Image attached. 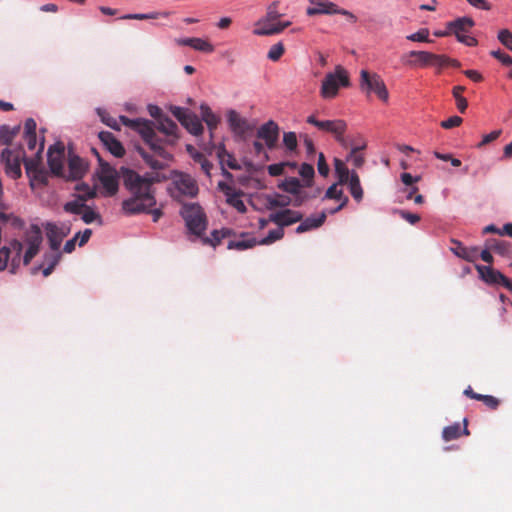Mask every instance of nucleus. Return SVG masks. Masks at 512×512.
I'll use <instances>...</instances> for the list:
<instances>
[{
  "label": "nucleus",
  "mask_w": 512,
  "mask_h": 512,
  "mask_svg": "<svg viewBox=\"0 0 512 512\" xmlns=\"http://www.w3.org/2000/svg\"><path fill=\"white\" fill-rule=\"evenodd\" d=\"M177 43L181 46H189L197 51L212 53L214 51L213 45L201 38H184L178 39Z\"/></svg>",
  "instance_id": "25"
},
{
  "label": "nucleus",
  "mask_w": 512,
  "mask_h": 512,
  "mask_svg": "<svg viewBox=\"0 0 512 512\" xmlns=\"http://www.w3.org/2000/svg\"><path fill=\"white\" fill-rule=\"evenodd\" d=\"M285 164L278 163V164H272L268 166V173L271 176H280L284 172Z\"/></svg>",
  "instance_id": "63"
},
{
  "label": "nucleus",
  "mask_w": 512,
  "mask_h": 512,
  "mask_svg": "<svg viewBox=\"0 0 512 512\" xmlns=\"http://www.w3.org/2000/svg\"><path fill=\"white\" fill-rule=\"evenodd\" d=\"M227 121L231 131L240 138H245L255 127L253 124L249 123L246 118L241 117L235 110L228 111Z\"/></svg>",
  "instance_id": "12"
},
{
  "label": "nucleus",
  "mask_w": 512,
  "mask_h": 512,
  "mask_svg": "<svg viewBox=\"0 0 512 512\" xmlns=\"http://www.w3.org/2000/svg\"><path fill=\"white\" fill-rule=\"evenodd\" d=\"M283 144L289 151H294L297 148V136L295 132H285L283 134Z\"/></svg>",
  "instance_id": "48"
},
{
  "label": "nucleus",
  "mask_w": 512,
  "mask_h": 512,
  "mask_svg": "<svg viewBox=\"0 0 512 512\" xmlns=\"http://www.w3.org/2000/svg\"><path fill=\"white\" fill-rule=\"evenodd\" d=\"M46 235L51 250L59 251L62 240L65 237V233H63L55 224L49 223L46 226Z\"/></svg>",
  "instance_id": "26"
},
{
  "label": "nucleus",
  "mask_w": 512,
  "mask_h": 512,
  "mask_svg": "<svg viewBox=\"0 0 512 512\" xmlns=\"http://www.w3.org/2000/svg\"><path fill=\"white\" fill-rule=\"evenodd\" d=\"M291 200L288 196L276 194L273 196H267L266 206L268 209H274L278 207H286L290 204Z\"/></svg>",
  "instance_id": "40"
},
{
  "label": "nucleus",
  "mask_w": 512,
  "mask_h": 512,
  "mask_svg": "<svg viewBox=\"0 0 512 512\" xmlns=\"http://www.w3.org/2000/svg\"><path fill=\"white\" fill-rule=\"evenodd\" d=\"M279 130L278 124L273 120H269L260 126L256 135L257 138L265 142V145L269 150H273L277 146Z\"/></svg>",
  "instance_id": "14"
},
{
  "label": "nucleus",
  "mask_w": 512,
  "mask_h": 512,
  "mask_svg": "<svg viewBox=\"0 0 512 512\" xmlns=\"http://www.w3.org/2000/svg\"><path fill=\"white\" fill-rule=\"evenodd\" d=\"M60 259H61V253L59 251L51 250V252L45 253V255H44V263L53 268H55L57 266Z\"/></svg>",
  "instance_id": "51"
},
{
  "label": "nucleus",
  "mask_w": 512,
  "mask_h": 512,
  "mask_svg": "<svg viewBox=\"0 0 512 512\" xmlns=\"http://www.w3.org/2000/svg\"><path fill=\"white\" fill-rule=\"evenodd\" d=\"M233 234V231L229 228H223L221 230H214L211 233V237H204L202 235L201 241L204 245H210L212 247L218 246L222 239L229 237Z\"/></svg>",
  "instance_id": "31"
},
{
  "label": "nucleus",
  "mask_w": 512,
  "mask_h": 512,
  "mask_svg": "<svg viewBox=\"0 0 512 512\" xmlns=\"http://www.w3.org/2000/svg\"><path fill=\"white\" fill-rule=\"evenodd\" d=\"M173 116L184 126L189 133L199 136L203 133V125L199 117L190 110L178 106L171 107Z\"/></svg>",
  "instance_id": "8"
},
{
  "label": "nucleus",
  "mask_w": 512,
  "mask_h": 512,
  "mask_svg": "<svg viewBox=\"0 0 512 512\" xmlns=\"http://www.w3.org/2000/svg\"><path fill=\"white\" fill-rule=\"evenodd\" d=\"M258 241L255 237L242 233L239 239L231 240L228 242L227 248L229 250L235 249L243 251L255 247Z\"/></svg>",
  "instance_id": "27"
},
{
  "label": "nucleus",
  "mask_w": 512,
  "mask_h": 512,
  "mask_svg": "<svg viewBox=\"0 0 512 512\" xmlns=\"http://www.w3.org/2000/svg\"><path fill=\"white\" fill-rule=\"evenodd\" d=\"M42 236L40 230L36 228L35 234L28 241V248L23 256L24 265H28L31 260L38 254Z\"/></svg>",
  "instance_id": "23"
},
{
  "label": "nucleus",
  "mask_w": 512,
  "mask_h": 512,
  "mask_svg": "<svg viewBox=\"0 0 512 512\" xmlns=\"http://www.w3.org/2000/svg\"><path fill=\"white\" fill-rule=\"evenodd\" d=\"M300 176L304 179V186L310 187L315 174L314 167L311 164L303 163L299 169Z\"/></svg>",
  "instance_id": "41"
},
{
  "label": "nucleus",
  "mask_w": 512,
  "mask_h": 512,
  "mask_svg": "<svg viewBox=\"0 0 512 512\" xmlns=\"http://www.w3.org/2000/svg\"><path fill=\"white\" fill-rule=\"evenodd\" d=\"M501 130H495L491 133L484 135L482 141L478 144V147H482L484 145L489 144L490 142L496 140L501 135Z\"/></svg>",
  "instance_id": "60"
},
{
  "label": "nucleus",
  "mask_w": 512,
  "mask_h": 512,
  "mask_svg": "<svg viewBox=\"0 0 512 512\" xmlns=\"http://www.w3.org/2000/svg\"><path fill=\"white\" fill-rule=\"evenodd\" d=\"M43 148H44V143L42 142L40 144L39 150L36 153L35 158H24L23 157L25 170H26V173L28 176H31L34 172H36L37 170H39L42 167L40 154L42 153Z\"/></svg>",
  "instance_id": "35"
},
{
  "label": "nucleus",
  "mask_w": 512,
  "mask_h": 512,
  "mask_svg": "<svg viewBox=\"0 0 512 512\" xmlns=\"http://www.w3.org/2000/svg\"><path fill=\"white\" fill-rule=\"evenodd\" d=\"M476 270L479 273V277L485 283L489 285H501V281L504 279V274L500 271L495 270L491 266L475 265Z\"/></svg>",
  "instance_id": "20"
},
{
  "label": "nucleus",
  "mask_w": 512,
  "mask_h": 512,
  "mask_svg": "<svg viewBox=\"0 0 512 512\" xmlns=\"http://www.w3.org/2000/svg\"><path fill=\"white\" fill-rule=\"evenodd\" d=\"M97 114L99 115L101 121L107 125L108 127L114 129V130H120V126L118 124V121L112 117L106 110L98 108Z\"/></svg>",
  "instance_id": "46"
},
{
  "label": "nucleus",
  "mask_w": 512,
  "mask_h": 512,
  "mask_svg": "<svg viewBox=\"0 0 512 512\" xmlns=\"http://www.w3.org/2000/svg\"><path fill=\"white\" fill-rule=\"evenodd\" d=\"M180 215L184 219L188 231L197 237H202L208 225L203 208L198 203H185L182 205Z\"/></svg>",
  "instance_id": "3"
},
{
  "label": "nucleus",
  "mask_w": 512,
  "mask_h": 512,
  "mask_svg": "<svg viewBox=\"0 0 512 512\" xmlns=\"http://www.w3.org/2000/svg\"><path fill=\"white\" fill-rule=\"evenodd\" d=\"M491 56L498 59L503 65L505 66H511L512 65V57L502 52L501 50H494L490 52Z\"/></svg>",
  "instance_id": "53"
},
{
  "label": "nucleus",
  "mask_w": 512,
  "mask_h": 512,
  "mask_svg": "<svg viewBox=\"0 0 512 512\" xmlns=\"http://www.w3.org/2000/svg\"><path fill=\"white\" fill-rule=\"evenodd\" d=\"M36 122L33 118H28L25 121L24 129L25 134L24 135H36Z\"/></svg>",
  "instance_id": "64"
},
{
  "label": "nucleus",
  "mask_w": 512,
  "mask_h": 512,
  "mask_svg": "<svg viewBox=\"0 0 512 512\" xmlns=\"http://www.w3.org/2000/svg\"><path fill=\"white\" fill-rule=\"evenodd\" d=\"M461 433V425L459 423H455L443 429L442 437L445 441H451L459 438Z\"/></svg>",
  "instance_id": "43"
},
{
  "label": "nucleus",
  "mask_w": 512,
  "mask_h": 512,
  "mask_svg": "<svg viewBox=\"0 0 512 512\" xmlns=\"http://www.w3.org/2000/svg\"><path fill=\"white\" fill-rule=\"evenodd\" d=\"M399 215L402 219L406 220L410 224L414 225L420 221V216L418 214H414L411 212H408L406 210H399Z\"/></svg>",
  "instance_id": "58"
},
{
  "label": "nucleus",
  "mask_w": 512,
  "mask_h": 512,
  "mask_svg": "<svg viewBox=\"0 0 512 512\" xmlns=\"http://www.w3.org/2000/svg\"><path fill=\"white\" fill-rule=\"evenodd\" d=\"M463 122V119L459 116H452L444 121L441 122V127L444 129H451L454 127H458Z\"/></svg>",
  "instance_id": "55"
},
{
  "label": "nucleus",
  "mask_w": 512,
  "mask_h": 512,
  "mask_svg": "<svg viewBox=\"0 0 512 512\" xmlns=\"http://www.w3.org/2000/svg\"><path fill=\"white\" fill-rule=\"evenodd\" d=\"M29 177L31 178V184L33 181H36L41 185H46L48 183V173L43 167H41Z\"/></svg>",
  "instance_id": "52"
},
{
  "label": "nucleus",
  "mask_w": 512,
  "mask_h": 512,
  "mask_svg": "<svg viewBox=\"0 0 512 512\" xmlns=\"http://www.w3.org/2000/svg\"><path fill=\"white\" fill-rule=\"evenodd\" d=\"M100 216L98 213H96L94 210H92L90 207L86 205L83 212L81 213V218L86 224H90L96 219H98Z\"/></svg>",
  "instance_id": "54"
},
{
  "label": "nucleus",
  "mask_w": 512,
  "mask_h": 512,
  "mask_svg": "<svg viewBox=\"0 0 512 512\" xmlns=\"http://www.w3.org/2000/svg\"><path fill=\"white\" fill-rule=\"evenodd\" d=\"M349 188V192L353 199L360 203L364 196V191L360 183V178L358 174L355 171L351 172L350 179L348 180V183H346Z\"/></svg>",
  "instance_id": "30"
},
{
  "label": "nucleus",
  "mask_w": 512,
  "mask_h": 512,
  "mask_svg": "<svg viewBox=\"0 0 512 512\" xmlns=\"http://www.w3.org/2000/svg\"><path fill=\"white\" fill-rule=\"evenodd\" d=\"M18 131L17 129H11L7 125H2L0 127V144L1 145H9L13 141Z\"/></svg>",
  "instance_id": "44"
},
{
  "label": "nucleus",
  "mask_w": 512,
  "mask_h": 512,
  "mask_svg": "<svg viewBox=\"0 0 512 512\" xmlns=\"http://www.w3.org/2000/svg\"><path fill=\"white\" fill-rule=\"evenodd\" d=\"M98 158L100 169L99 180L107 195L113 196L119 187V178L123 185L131 193V197L124 200L122 208L126 214L133 215L146 211L148 207L155 205L156 200L152 192V185L160 181L158 173H148L141 176L135 171L122 167L118 172L115 168L103 161L98 152L94 150Z\"/></svg>",
  "instance_id": "1"
},
{
  "label": "nucleus",
  "mask_w": 512,
  "mask_h": 512,
  "mask_svg": "<svg viewBox=\"0 0 512 512\" xmlns=\"http://www.w3.org/2000/svg\"><path fill=\"white\" fill-rule=\"evenodd\" d=\"M361 87L366 88L368 92H374L383 102L389 99V93L383 79L376 73H369L366 70L361 71Z\"/></svg>",
  "instance_id": "9"
},
{
  "label": "nucleus",
  "mask_w": 512,
  "mask_h": 512,
  "mask_svg": "<svg viewBox=\"0 0 512 512\" xmlns=\"http://www.w3.org/2000/svg\"><path fill=\"white\" fill-rule=\"evenodd\" d=\"M338 12H339V7L335 3L330 2V1L318 2L316 5H314L313 7H308L306 10L307 15H309V16H314V15H319V14L332 15V14H338Z\"/></svg>",
  "instance_id": "28"
},
{
  "label": "nucleus",
  "mask_w": 512,
  "mask_h": 512,
  "mask_svg": "<svg viewBox=\"0 0 512 512\" xmlns=\"http://www.w3.org/2000/svg\"><path fill=\"white\" fill-rule=\"evenodd\" d=\"M453 246L450 250L459 258L468 261L475 262L479 257V249L477 247H465L462 242L451 239Z\"/></svg>",
  "instance_id": "19"
},
{
  "label": "nucleus",
  "mask_w": 512,
  "mask_h": 512,
  "mask_svg": "<svg viewBox=\"0 0 512 512\" xmlns=\"http://www.w3.org/2000/svg\"><path fill=\"white\" fill-rule=\"evenodd\" d=\"M303 219V214L296 210L284 209L269 215V221L280 226H290Z\"/></svg>",
  "instance_id": "15"
},
{
  "label": "nucleus",
  "mask_w": 512,
  "mask_h": 512,
  "mask_svg": "<svg viewBox=\"0 0 512 512\" xmlns=\"http://www.w3.org/2000/svg\"><path fill=\"white\" fill-rule=\"evenodd\" d=\"M217 155L222 166L226 165L233 170L241 169L240 164L237 162L234 156L228 153L223 146L218 149Z\"/></svg>",
  "instance_id": "38"
},
{
  "label": "nucleus",
  "mask_w": 512,
  "mask_h": 512,
  "mask_svg": "<svg viewBox=\"0 0 512 512\" xmlns=\"http://www.w3.org/2000/svg\"><path fill=\"white\" fill-rule=\"evenodd\" d=\"M302 187H305L304 184H302L300 180L295 177L286 178L282 184L279 185L280 189L297 197L294 204L295 206L300 205L308 198V196L302 192Z\"/></svg>",
  "instance_id": "17"
},
{
  "label": "nucleus",
  "mask_w": 512,
  "mask_h": 512,
  "mask_svg": "<svg viewBox=\"0 0 512 512\" xmlns=\"http://www.w3.org/2000/svg\"><path fill=\"white\" fill-rule=\"evenodd\" d=\"M342 197L343 190L338 189L337 184H333L327 189L324 198L340 200Z\"/></svg>",
  "instance_id": "56"
},
{
  "label": "nucleus",
  "mask_w": 512,
  "mask_h": 512,
  "mask_svg": "<svg viewBox=\"0 0 512 512\" xmlns=\"http://www.w3.org/2000/svg\"><path fill=\"white\" fill-rule=\"evenodd\" d=\"M326 212H322L319 216H309L304 220H301L300 225L296 228V233L301 234L312 229L319 228L326 220Z\"/></svg>",
  "instance_id": "24"
},
{
  "label": "nucleus",
  "mask_w": 512,
  "mask_h": 512,
  "mask_svg": "<svg viewBox=\"0 0 512 512\" xmlns=\"http://www.w3.org/2000/svg\"><path fill=\"white\" fill-rule=\"evenodd\" d=\"M23 244L19 240H12L8 246L0 248V271L9 267L10 273H16L21 263Z\"/></svg>",
  "instance_id": "5"
},
{
  "label": "nucleus",
  "mask_w": 512,
  "mask_h": 512,
  "mask_svg": "<svg viewBox=\"0 0 512 512\" xmlns=\"http://www.w3.org/2000/svg\"><path fill=\"white\" fill-rule=\"evenodd\" d=\"M172 184L174 187L172 191V196L174 198H179L182 196L194 198L199 193L197 181L187 173H176L173 178Z\"/></svg>",
  "instance_id": "7"
},
{
  "label": "nucleus",
  "mask_w": 512,
  "mask_h": 512,
  "mask_svg": "<svg viewBox=\"0 0 512 512\" xmlns=\"http://www.w3.org/2000/svg\"><path fill=\"white\" fill-rule=\"evenodd\" d=\"M170 15L169 12H152V13H137V14H127L121 17V19H134V20H148V19H157L159 17H168Z\"/></svg>",
  "instance_id": "42"
},
{
  "label": "nucleus",
  "mask_w": 512,
  "mask_h": 512,
  "mask_svg": "<svg viewBox=\"0 0 512 512\" xmlns=\"http://www.w3.org/2000/svg\"><path fill=\"white\" fill-rule=\"evenodd\" d=\"M409 57H414L415 60H410L407 62L410 66H420L426 67L430 66V62L432 59H437L434 53L427 51H411L408 54Z\"/></svg>",
  "instance_id": "29"
},
{
  "label": "nucleus",
  "mask_w": 512,
  "mask_h": 512,
  "mask_svg": "<svg viewBox=\"0 0 512 512\" xmlns=\"http://www.w3.org/2000/svg\"><path fill=\"white\" fill-rule=\"evenodd\" d=\"M466 90L464 86H454L452 89V95L455 98L457 109L460 113H465L468 102L465 97L462 96V93Z\"/></svg>",
  "instance_id": "39"
},
{
  "label": "nucleus",
  "mask_w": 512,
  "mask_h": 512,
  "mask_svg": "<svg viewBox=\"0 0 512 512\" xmlns=\"http://www.w3.org/2000/svg\"><path fill=\"white\" fill-rule=\"evenodd\" d=\"M200 113H201L202 120L208 126V128L210 130V135L212 136L213 131L217 128V126L220 122V118L217 115H215L212 112V110L210 109V107L206 104H202L200 106Z\"/></svg>",
  "instance_id": "32"
},
{
  "label": "nucleus",
  "mask_w": 512,
  "mask_h": 512,
  "mask_svg": "<svg viewBox=\"0 0 512 512\" xmlns=\"http://www.w3.org/2000/svg\"><path fill=\"white\" fill-rule=\"evenodd\" d=\"M347 131V123L342 119L327 120L325 131L334 136L335 140L343 147H347L344 134Z\"/></svg>",
  "instance_id": "18"
},
{
  "label": "nucleus",
  "mask_w": 512,
  "mask_h": 512,
  "mask_svg": "<svg viewBox=\"0 0 512 512\" xmlns=\"http://www.w3.org/2000/svg\"><path fill=\"white\" fill-rule=\"evenodd\" d=\"M280 17L279 12L277 11V2L272 3L267 10L266 20L268 22H273Z\"/></svg>",
  "instance_id": "59"
},
{
  "label": "nucleus",
  "mask_w": 512,
  "mask_h": 512,
  "mask_svg": "<svg viewBox=\"0 0 512 512\" xmlns=\"http://www.w3.org/2000/svg\"><path fill=\"white\" fill-rule=\"evenodd\" d=\"M318 172L320 175L326 177L329 173V166L326 163V159L324 154L321 152L318 155V163H317Z\"/></svg>",
  "instance_id": "57"
},
{
  "label": "nucleus",
  "mask_w": 512,
  "mask_h": 512,
  "mask_svg": "<svg viewBox=\"0 0 512 512\" xmlns=\"http://www.w3.org/2000/svg\"><path fill=\"white\" fill-rule=\"evenodd\" d=\"M349 77L342 66H337L334 73H328L322 81L321 96L325 99L334 98L340 86H348Z\"/></svg>",
  "instance_id": "4"
},
{
  "label": "nucleus",
  "mask_w": 512,
  "mask_h": 512,
  "mask_svg": "<svg viewBox=\"0 0 512 512\" xmlns=\"http://www.w3.org/2000/svg\"><path fill=\"white\" fill-rule=\"evenodd\" d=\"M306 122L315 126L320 131H325L327 120H318L315 115H310L307 117Z\"/></svg>",
  "instance_id": "61"
},
{
  "label": "nucleus",
  "mask_w": 512,
  "mask_h": 512,
  "mask_svg": "<svg viewBox=\"0 0 512 512\" xmlns=\"http://www.w3.org/2000/svg\"><path fill=\"white\" fill-rule=\"evenodd\" d=\"M95 195L96 192L94 190L88 189L86 194L79 195L76 200L65 203L63 207L64 211L75 215H81L84 208L86 207L85 201L94 198Z\"/></svg>",
  "instance_id": "21"
},
{
  "label": "nucleus",
  "mask_w": 512,
  "mask_h": 512,
  "mask_svg": "<svg viewBox=\"0 0 512 512\" xmlns=\"http://www.w3.org/2000/svg\"><path fill=\"white\" fill-rule=\"evenodd\" d=\"M64 154L65 148L62 143H57L51 146L47 153L48 166L51 173L55 176H64Z\"/></svg>",
  "instance_id": "11"
},
{
  "label": "nucleus",
  "mask_w": 512,
  "mask_h": 512,
  "mask_svg": "<svg viewBox=\"0 0 512 512\" xmlns=\"http://www.w3.org/2000/svg\"><path fill=\"white\" fill-rule=\"evenodd\" d=\"M218 189L225 195L228 205L235 208L239 213L246 212L247 209L242 200V196L244 195L243 191L235 189L223 181L218 183Z\"/></svg>",
  "instance_id": "13"
},
{
  "label": "nucleus",
  "mask_w": 512,
  "mask_h": 512,
  "mask_svg": "<svg viewBox=\"0 0 512 512\" xmlns=\"http://www.w3.org/2000/svg\"><path fill=\"white\" fill-rule=\"evenodd\" d=\"M283 236H284V230L282 227L278 226V228L269 231V233L266 237H264L263 239L258 241V244L259 245H269V244L274 243L277 240L282 239Z\"/></svg>",
  "instance_id": "45"
},
{
  "label": "nucleus",
  "mask_w": 512,
  "mask_h": 512,
  "mask_svg": "<svg viewBox=\"0 0 512 512\" xmlns=\"http://www.w3.org/2000/svg\"><path fill=\"white\" fill-rule=\"evenodd\" d=\"M334 167H335V173L338 177V183L340 185L348 183V180L350 179V176H351V172L347 168L345 162L338 158H335L334 159Z\"/></svg>",
  "instance_id": "37"
},
{
  "label": "nucleus",
  "mask_w": 512,
  "mask_h": 512,
  "mask_svg": "<svg viewBox=\"0 0 512 512\" xmlns=\"http://www.w3.org/2000/svg\"><path fill=\"white\" fill-rule=\"evenodd\" d=\"M486 245L488 249H491L493 252L508 257L512 253V246L509 242L499 239H489L486 241Z\"/></svg>",
  "instance_id": "33"
},
{
  "label": "nucleus",
  "mask_w": 512,
  "mask_h": 512,
  "mask_svg": "<svg viewBox=\"0 0 512 512\" xmlns=\"http://www.w3.org/2000/svg\"><path fill=\"white\" fill-rule=\"evenodd\" d=\"M123 125L137 132L144 143L149 147L150 152L139 147L137 150L144 162L153 170H163L172 160V154L166 149L167 146H173L179 139L178 126L168 116L160 117L157 122V130L165 135L160 138L155 131L154 123L147 119H130L126 116H120Z\"/></svg>",
  "instance_id": "2"
},
{
  "label": "nucleus",
  "mask_w": 512,
  "mask_h": 512,
  "mask_svg": "<svg viewBox=\"0 0 512 512\" xmlns=\"http://www.w3.org/2000/svg\"><path fill=\"white\" fill-rule=\"evenodd\" d=\"M482 402L489 408V409H492V410H495L498 408L499 404H500V401L499 399H497L496 397L492 396V395H485L484 396V399L482 400Z\"/></svg>",
  "instance_id": "62"
},
{
  "label": "nucleus",
  "mask_w": 512,
  "mask_h": 512,
  "mask_svg": "<svg viewBox=\"0 0 512 512\" xmlns=\"http://www.w3.org/2000/svg\"><path fill=\"white\" fill-rule=\"evenodd\" d=\"M285 48L281 42H278L271 46L268 51L267 57L271 61H278L284 54Z\"/></svg>",
  "instance_id": "47"
},
{
  "label": "nucleus",
  "mask_w": 512,
  "mask_h": 512,
  "mask_svg": "<svg viewBox=\"0 0 512 512\" xmlns=\"http://www.w3.org/2000/svg\"><path fill=\"white\" fill-rule=\"evenodd\" d=\"M475 22L470 17H459L454 21L446 23V28L450 29L451 35H455L457 40L467 46H476L478 41L476 38L468 35L470 30L474 27Z\"/></svg>",
  "instance_id": "6"
},
{
  "label": "nucleus",
  "mask_w": 512,
  "mask_h": 512,
  "mask_svg": "<svg viewBox=\"0 0 512 512\" xmlns=\"http://www.w3.org/2000/svg\"><path fill=\"white\" fill-rule=\"evenodd\" d=\"M86 163L78 156H70L68 160V178L72 180L80 179L86 173Z\"/></svg>",
  "instance_id": "22"
},
{
  "label": "nucleus",
  "mask_w": 512,
  "mask_h": 512,
  "mask_svg": "<svg viewBox=\"0 0 512 512\" xmlns=\"http://www.w3.org/2000/svg\"><path fill=\"white\" fill-rule=\"evenodd\" d=\"M24 157L22 149H4L1 153V160L5 165V171L13 179L21 176V159Z\"/></svg>",
  "instance_id": "10"
},
{
  "label": "nucleus",
  "mask_w": 512,
  "mask_h": 512,
  "mask_svg": "<svg viewBox=\"0 0 512 512\" xmlns=\"http://www.w3.org/2000/svg\"><path fill=\"white\" fill-rule=\"evenodd\" d=\"M99 140L104 147L115 157H123L125 155V148L116 137L108 131H101L98 134Z\"/></svg>",
  "instance_id": "16"
},
{
  "label": "nucleus",
  "mask_w": 512,
  "mask_h": 512,
  "mask_svg": "<svg viewBox=\"0 0 512 512\" xmlns=\"http://www.w3.org/2000/svg\"><path fill=\"white\" fill-rule=\"evenodd\" d=\"M429 30L426 28L420 29L416 33L408 35L406 38L410 41L414 42H427L430 43L431 40L428 38Z\"/></svg>",
  "instance_id": "49"
},
{
  "label": "nucleus",
  "mask_w": 512,
  "mask_h": 512,
  "mask_svg": "<svg viewBox=\"0 0 512 512\" xmlns=\"http://www.w3.org/2000/svg\"><path fill=\"white\" fill-rule=\"evenodd\" d=\"M258 25L260 27L254 30V34L259 36H269L281 33V28H279L278 23H271L267 20L263 22H259Z\"/></svg>",
  "instance_id": "36"
},
{
  "label": "nucleus",
  "mask_w": 512,
  "mask_h": 512,
  "mask_svg": "<svg viewBox=\"0 0 512 512\" xmlns=\"http://www.w3.org/2000/svg\"><path fill=\"white\" fill-rule=\"evenodd\" d=\"M497 38L502 45L512 51V32L508 29H502L498 32Z\"/></svg>",
  "instance_id": "50"
},
{
  "label": "nucleus",
  "mask_w": 512,
  "mask_h": 512,
  "mask_svg": "<svg viewBox=\"0 0 512 512\" xmlns=\"http://www.w3.org/2000/svg\"><path fill=\"white\" fill-rule=\"evenodd\" d=\"M365 147V142H363L360 146L352 147L350 153L346 157V161L351 163L355 168H361L365 163V158L363 154L360 153V151L365 149Z\"/></svg>",
  "instance_id": "34"
}]
</instances>
